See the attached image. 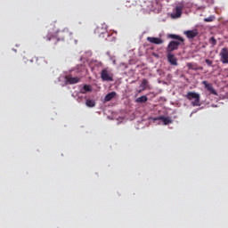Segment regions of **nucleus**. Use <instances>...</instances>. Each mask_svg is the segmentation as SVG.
<instances>
[{
  "mask_svg": "<svg viewBox=\"0 0 228 228\" xmlns=\"http://www.w3.org/2000/svg\"><path fill=\"white\" fill-rule=\"evenodd\" d=\"M185 97L188 101H192L191 102V106H200V94H199V93L189 92Z\"/></svg>",
  "mask_w": 228,
  "mask_h": 228,
  "instance_id": "f257e3e1",
  "label": "nucleus"
},
{
  "mask_svg": "<svg viewBox=\"0 0 228 228\" xmlns=\"http://www.w3.org/2000/svg\"><path fill=\"white\" fill-rule=\"evenodd\" d=\"M58 40H72V32L69 28H64L57 32Z\"/></svg>",
  "mask_w": 228,
  "mask_h": 228,
  "instance_id": "f03ea898",
  "label": "nucleus"
},
{
  "mask_svg": "<svg viewBox=\"0 0 228 228\" xmlns=\"http://www.w3.org/2000/svg\"><path fill=\"white\" fill-rule=\"evenodd\" d=\"M102 81H113V73L110 72V69L105 68L101 72Z\"/></svg>",
  "mask_w": 228,
  "mask_h": 228,
  "instance_id": "7ed1b4c3",
  "label": "nucleus"
},
{
  "mask_svg": "<svg viewBox=\"0 0 228 228\" xmlns=\"http://www.w3.org/2000/svg\"><path fill=\"white\" fill-rule=\"evenodd\" d=\"M220 56V61L223 64H227L228 65V48L224 47L219 53Z\"/></svg>",
  "mask_w": 228,
  "mask_h": 228,
  "instance_id": "20e7f679",
  "label": "nucleus"
},
{
  "mask_svg": "<svg viewBox=\"0 0 228 228\" xmlns=\"http://www.w3.org/2000/svg\"><path fill=\"white\" fill-rule=\"evenodd\" d=\"M181 44L183 43H180L179 41H171L167 47V51L169 53H174V51H177V49H179V45H181Z\"/></svg>",
  "mask_w": 228,
  "mask_h": 228,
  "instance_id": "39448f33",
  "label": "nucleus"
},
{
  "mask_svg": "<svg viewBox=\"0 0 228 228\" xmlns=\"http://www.w3.org/2000/svg\"><path fill=\"white\" fill-rule=\"evenodd\" d=\"M202 85H204L205 89L209 92L212 95H218V93H216V90L213 87V84L208 83V81L204 80L202 81Z\"/></svg>",
  "mask_w": 228,
  "mask_h": 228,
  "instance_id": "423d86ee",
  "label": "nucleus"
},
{
  "mask_svg": "<svg viewBox=\"0 0 228 228\" xmlns=\"http://www.w3.org/2000/svg\"><path fill=\"white\" fill-rule=\"evenodd\" d=\"M183 34L189 39H191V38H195L196 37L199 36V30L197 28L192 29V30H187V31H184Z\"/></svg>",
  "mask_w": 228,
  "mask_h": 228,
  "instance_id": "0eeeda50",
  "label": "nucleus"
},
{
  "mask_svg": "<svg viewBox=\"0 0 228 228\" xmlns=\"http://www.w3.org/2000/svg\"><path fill=\"white\" fill-rule=\"evenodd\" d=\"M183 8H184V4H178L175 8V19H178V17H181L183 15Z\"/></svg>",
  "mask_w": 228,
  "mask_h": 228,
  "instance_id": "6e6552de",
  "label": "nucleus"
},
{
  "mask_svg": "<svg viewBox=\"0 0 228 228\" xmlns=\"http://www.w3.org/2000/svg\"><path fill=\"white\" fill-rule=\"evenodd\" d=\"M167 61L170 63V65L177 66V58L174 53H167Z\"/></svg>",
  "mask_w": 228,
  "mask_h": 228,
  "instance_id": "1a4fd4ad",
  "label": "nucleus"
},
{
  "mask_svg": "<svg viewBox=\"0 0 228 228\" xmlns=\"http://www.w3.org/2000/svg\"><path fill=\"white\" fill-rule=\"evenodd\" d=\"M147 41L150 42L151 44H155L156 45H159L163 44V41L159 37H147Z\"/></svg>",
  "mask_w": 228,
  "mask_h": 228,
  "instance_id": "9d476101",
  "label": "nucleus"
},
{
  "mask_svg": "<svg viewBox=\"0 0 228 228\" xmlns=\"http://www.w3.org/2000/svg\"><path fill=\"white\" fill-rule=\"evenodd\" d=\"M107 32L108 30L106 29V28L102 26H98L94 30V33L98 35V37H101V35H106Z\"/></svg>",
  "mask_w": 228,
  "mask_h": 228,
  "instance_id": "9b49d317",
  "label": "nucleus"
},
{
  "mask_svg": "<svg viewBox=\"0 0 228 228\" xmlns=\"http://www.w3.org/2000/svg\"><path fill=\"white\" fill-rule=\"evenodd\" d=\"M66 81L69 85H76V83H79V81H81V78L77 77H67Z\"/></svg>",
  "mask_w": 228,
  "mask_h": 228,
  "instance_id": "f8f14e48",
  "label": "nucleus"
},
{
  "mask_svg": "<svg viewBox=\"0 0 228 228\" xmlns=\"http://www.w3.org/2000/svg\"><path fill=\"white\" fill-rule=\"evenodd\" d=\"M36 63L39 67H45V65H47V60H45V58L44 57H37L36 60Z\"/></svg>",
  "mask_w": 228,
  "mask_h": 228,
  "instance_id": "ddd939ff",
  "label": "nucleus"
},
{
  "mask_svg": "<svg viewBox=\"0 0 228 228\" xmlns=\"http://www.w3.org/2000/svg\"><path fill=\"white\" fill-rule=\"evenodd\" d=\"M147 86H149V80L148 79H142L141 85H140V88H142L141 90H139V94H142V92L147 90Z\"/></svg>",
  "mask_w": 228,
  "mask_h": 228,
  "instance_id": "4468645a",
  "label": "nucleus"
},
{
  "mask_svg": "<svg viewBox=\"0 0 228 228\" xmlns=\"http://www.w3.org/2000/svg\"><path fill=\"white\" fill-rule=\"evenodd\" d=\"M117 97V93L116 92H110L106 94L104 97V102H110L112 99H115Z\"/></svg>",
  "mask_w": 228,
  "mask_h": 228,
  "instance_id": "2eb2a0df",
  "label": "nucleus"
},
{
  "mask_svg": "<svg viewBox=\"0 0 228 228\" xmlns=\"http://www.w3.org/2000/svg\"><path fill=\"white\" fill-rule=\"evenodd\" d=\"M169 38H173L174 40H177V42H180L182 44H184V38L182 37L175 35V34H170Z\"/></svg>",
  "mask_w": 228,
  "mask_h": 228,
  "instance_id": "dca6fc26",
  "label": "nucleus"
},
{
  "mask_svg": "<svg viewBox=\"0 0 228 228\" xmlns=\"http://www.w3.org/2000/svg\"><path fill=\"white\" fill-rule=\"evenodd\" d=\"M159 120H162L164 126H168V124H172V119H170V118L159 117Z\"/></svg>",
  "mask_w": 228,
  "mask_h": 228,
  "instance_id": "f3484780",
  "label": "nucleus"
},
{
  "mask_svg": "<svg viewBox=\"0 0 228 228\" xmlns=\"http://www.w3.org/2000/svg\"><path fill=\"white\" fill-rule=\"evenodd\" d=\"M147 101H149V98L146 95L140 96L136 99V102L140 103L147 102Z\"/></svg>",
  "mask_w": 228,
  "mask_h": 228,
  "instance_id": "a211bd4d",
  "label": "nucleus"
},
{
  "mask_svg": "<svg viewBox=\"0 0 228 228\" xmlns=\"http://www.w3.org/2000/svg\"><path fill=\"white\" fill-rule=\"evenodd\" d=\"M86 106H87V108H94L95 101H94V100H86Z\"/></svg>",
  "mask_w": 228,
  "mask_h": 228,
  "instance_id": "6ab92c4d",
  "label": "nucleus"
},
{
  "mask_svg": "<svg viewBox=\"0 0 228 228\" xmlns=\"http://www.w3.org/2000/svg\"><path fill=\"white\" fill-rule=\"evenodd\" d=\"M83 90L81 91V94H86V92H92V87L88 85H85Z\"/></svg>",
  "mask_w": 228,
  "mask_h": 228,
  "instance_id": "aec40b11",
  "label": "nucleus"
},
{
  "mask_svg": "<svg viewBox=\"0 0 228 228\" xmlns=\"http://www.w3.org/2000/svg\"><path fill=\"white\" fill-rule=\"evenodd\" d=\"M213 20H215L214 16H209V17L204 19L205 22H213Z\"/></svg>",
  "mask_w": 228,
  "mask_h": 228,
  "instance_id": "412c9836",
  "label": "nucleus"
},
{
  "mask_svg": "<svg viewBox=\"0 0 228 228\" xmlns=\"http://www.w3.org/2000/svg\"><path fill=\"white\" fill-rule=\"evenodd\" d=\"M205 63H207L208 67H211L213 65V61L207 59L205 60Z\"/></svg>",
  "mask_w": 228,
  "mask_h": 228,
  "instance_id": "4be33fe9",
  "label": "nucleus"
},
{
  "mask_svg": "<svg viewBox=\"0 0 228 228\" xmlns=\"http://www.w3.org/2000/svg\"><path fill=\"white\" fill-rule=\"evenodd\" d=\"M209 42H210V44H211L212 45H215L216 44V39H215V37H212L210 38Z\"/></svg>",
  "mask_w": 228,
  "mask_h": 228,
  "instance_id": "5701e85b",
  "label": "nucleus"
},
{
  "mask_svg": "<svg viewBox=\"0 0 228 228\" xmlns=\"http://www.w3.org/2000/svg\"><path fill=\"white\" fill-rule=\"evenodd\" d=\"M45 38L46 39L47 42H51V40H53V36L48 35Z\"/></svg>",
  "mask_w": 228,
  "mask_h": 228,
  "instance_id": "b1692460",
  "label": "nucleus"
},
{
  "mask_svg": "<svg viewBox=\"0 0 228 228\" xmlns=\"http://www.w3.org/2000/svg\"><path fill=\"white\" fill-rule=\"evenodd\" d=\"M187 67H188L189 69H191V63H188V64H187Z\"/></svg>",
  "mask_w": 228,
  "mask_h": 228,
  "instance_id": "393cba45",
  "label": "nucleus"
}]
</instances>
